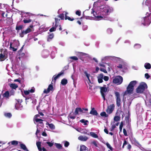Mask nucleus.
<instances>
[{"mask_svg":"<svg viewBox=\"0 0 151 151\" xmlns=\"http://www.w3.org/2000/svg\"><path fill=\"white\" fill-rule=\"evenodd\" d=\"M137 83L136 81H133L130 82L127 88V90L125 92V94L127 93L132 94L134 89V87Z\"/></svg>","mask_w":151,"mask_h":151,"instance_id":"f257e3e1","label":"nucleus"},{"mask_svg":"<svg viewBox=\"0 0 151 151\" xmlns=\"http://www.w3.org/2000/svg\"><path fill=\"white\" fill-rule=\"evenodd\" d=\"M147 84L144 82L141 83L136 89V92L137 93H142L145 91V88H147Z\"/></svg>","mask_w":151,"mask_h":151,"instance_id":"f03ea898","label":"nucleus"},{"mask_svg":"<svg viewBox=\"0 0 151 151\" xmlns=\"http://www.w3.org/2000/svg\"><path fill=\"white\" fill-rule=\"evenodd\" d=\"M0 54V61H3L8 58V52L6 50H4L3 49H1Z\"/></svg>","mask_w":151,"mask_h":151,"instance_id":"7ed1b4c3","label":"nucleus"},{"mask_svg":"<svg viewBox=\"0 0 151 151\" xmlns=\"http://www.w3.org/2000/svg\"><path fill=\"white\" fill-rule=\"evenodd\" d=\"M123 81V78L121 76H116L113 80V82L117 85H120L122 82Z\"/></svg>","mask_w":151,"mask_h":151,"instance_id":"20e7f679","label":"nucleus"},{"mask_svg":"<svg viewBox=\"0 0 151 151\" xmlns=\"http://www.w3.org/2000/svg\"><path fill=\"white\" fill-rule=\"evenodd\" d=\"M115 94L116 96V104L117 106L119 107L121 106V102L120 94L117 91L115 92Z\"/></svg>","mask_w":151,"mask_h":151,"instance_id":"39448f33","label":"nucleus"},{"mask_svg":"<svg viewBox=\"0 0 151 151\" xmlns=\"http://www.w3.org/2000/svg\"><path fill=\"white\" fill-rule=\"evenodd\" d=\"M100 92L101 95L104 100H105V95L104 92H106L107 89L106 87V85H104V87H101L100 88Z\"/></svg>","mask_w":151,"mask_h":151,"instance_id":"423d86ee","label":"nucleus"},{"mask_svg":"<svg viewBox=\"0 0 151 151\" xmlns=\"http://www.w3.org/2000/svg\"><path fill=\"white\" fill-rule=\"evenodd\" d=\"M32 31V30L29 28H27L26 30L22 31L21 32L19 33V36L20 37H23L24 35Z\"/></svg>","mask_w":151,"mask_h":151,"instance_id":"0eeeda50","label":"nucleus"},{"mask_svg":"<svg viewBox=\"0 0 151 151\" xmlns=\"http://www.w3.org/2000/svg\"><path fill=\"white\" fill-rule=\"evenodd\" d=\"M115 107V105L114 104L110 105L107 107L106 110V112L109 114L111 113L114 110Z\"/></svg>","mask_w":151,"mask_h":151,"instance_id":"6e6552de","label":"nucleus"},{"mask_svg":"<svg viewBox=\"0 0 151 151\" xmlns=\"http://www.w3.org/2000/svg\"><path fill=\"white\" fill-rule=\"evenodd\" d=\"M53 90V86L50 84L48 86V87L47 89H45L43 91V93H48L51 91H52Z\"/></svg>","mask_w":151,"mask_h":151,"instance_id":"1a4fd4ad","label":"nucleus"},{"mask_svg":"<svg viewBox=\"0 0 151 151\" xmlns=\"http://www.w3.org/2000/svg\"><path fill=\"white\" fill-rule=\"evenodd\" d=\"M64 73V70H62L60 73H59L57 76H54L52 78V81H54V82H55V81L60 76L63 74Z\"/></svg>","mask_w":151,"mask_h":151,"instance_id":"9d476101","label":"nucleus"},{"mask_svg":"<svg viewBox=\"0 0 151 151\" xmlns=\"http://www.w3.org/2000/svg\"><path fill=\"white\" fill-rule=\"evenodd\" d=\"M104 77V75L103 73H101L98 76V80L99 83H102L103 82V79Z\"/></svg>","mask_w":151,"mask_h":151,"instance_id":"9b49d317","label":"nucleus"},{"mask_svg":"<svg viewBox=\"0 0 151 151\" xmlns=\"http://www.w3.org/2000/svg\"><path fill=\"white\" fill-rule=\"evenodd\" d=\"M19 145L21 149L25 151H29L26 146L24 144L20 142H19Z\"/></svg>","mask_w":151,"mask_h":151,"instance_id":"f8f14e48","label":"nucleus"},{"mask_svg":"<svg viewBox=\"0 0 151 151\" xmlns=\"http://www.w3.org/2000/svg\"><path fill=\"white\" fill-rule=\"evenodd\" d=\"M90 113L91 114L95 116H97L98 114V113L97 111L95 110L94 108H93L91 109V111Z\"/></svg>","mask_w":151,"mask_h":151,"instance_id":"ddd939ff","label":"nucleus"},{"mask_svg":"<svg viewBox=\"0 0 151 151\" xmlns=\"http://www.w3.org/2000/svg\"><path fill=\"white\" fill-rule=\"evenodd\" d=\"M88 148L85 145H82L80 147V151H88Z\"/></svg>","mask_w":151,"mask_h":151,"instance_id":"4468645a","label":"nucleus"},{"mask_svg":"<svg viewBox=\"0 0 151 151\" xmlns=\"http://www.w3.org/2000/svg\"><path fill=\"white\" fill-rule=\"evenodd\" d=\"M78 139L80 140L85 141L88 139V138L86 136L83 137L82 136H81L78 137Z\"/></svg>","mask_w":151,"mask_h":151,"instance_id":"2eb2a0df","label":"nucleus"},{"mask_svg":"<svg viewBox=\"0 0 151 151\" xmlns=\"http://www.w3.org/2000/svg\"><path fill=\"white\" fill-rule=\"evenodd\" d=\"M22 106L20 103H16L15 105V107L16 109L19 110H21Z\"/></svg>","mask_w":151,"mask_h":151,"instance_id":"dca6fc26","label":"nucleus"},{"mask_svg":"<svg viewBox=\"0 0 151 151\" xmlns=\"http://www.w3.org/2000/svg\"><path fill=\"white\" fill-rule=\"evenodd\" d=\"M10 87L12 89H16L18 87L17 85L15 83H11L9 85Z\"/></svg>","mask_w":151,"mask_h":151,"instance_id":"f3484780","label":"nucleus"},{"mask_svg":"<svg viewBox=\"0 0 151 151\" xmlns=\"http://www.w3.org/2000/svg\"><path fill=\"white\" fill-rule=\"evenodd\" d=\"M41 143V142H36V145L39 151H42Z\"/></svg>","mask_w":151,"mask_h":151,"instance_id":"a211bd4d","label":"nucleus"},{"mask_svg":"<svg viewBox=\"0 0 151 151\" xmlns=\"http://www.w3.org/2000/svg\"><path fill=\"white\" fill-rule=\"evenodd\" d=\"M144 67L146 69H150L151 68V65L150 63H145Z\"/></svg>","mask_w":151,"mask_h":151,"instance_id":"6ab92c4d","label":"nucleus"},{"mask_svg":"<svg viewBox=\"0 0 151 151\" xmlns=\"http://www.w3.org/2000/svg\"><path fill=\"white\" fill-rule=\"evenodd\" d=\"M61 83L63 85L65 86L68 83V81L66 79L63 78L61 80Z\"/></svg>","mask_w":151,"mask_h":151,"instance_id":"aec40b11","label":"nucleus"},{"mask_svg":"<svg viewBox=\"0 0 151 151\" xmlns=\"http://www.w3.org/2000/svg\"><path fill=\"white\" fill-rule=\"evenodd\" d=\"M68 14V13L66 12L65 13V20L68 19L70 21H73L74 20V19L73 18H71L69 17V16L67 15V14Z\"/></svg>","mask_w":151,"mask_h":151,"instance_id":"412c9836","label":"nucleus"},{"mask_svg":"<svg viewBox=\"0 0 151 151\" xmlns=\"http://www.w3.org/2000/svg\"><path fill=\"white\" fill-rule=\"evenodd\" d=\"M24 28L23 26L22 25L18 26L17 24L16 26V29L17 31L21 30Z\"/></svg>","mask_w":151,"mask_h":151,"instance_id":"4be33fe9","label":"nucleus"},{"mask_svg":"<svg viewBox=\"0 0 151 151\" xmlns=\"http://www.w3.org/2000/svg\"><path fill=\"white\" fill-rule=\"evenodd\" d=\"M90 134L91 136L93 138H98V136L94 132H90Z\"/></svg>","mask_w":151,"mask_h":151,"instance_id":"5701e85b","label":"nucleus"},{"mask_svg":"<svg viewBox=\"0 0 151 151\" xmlns=\"http://www.w3.org/2000/svg\"><path fill=\"white\" fill-rule=\"evenodd\" d=\"M9 96V93L8 91H6L3 94V97L8 98Z\"/></svg>","mask_w":151,"mask_h":151,"instance_id":"b1692460","label":"nucleus"},{"mask_svg":"<svg viewBox=\"0 0 151 151\" xmlns=\"http://www.w3.org/2000/svg\"><path fill=\"white\" fill-rule=\"evenodd\" d=\"M37 122H39L40 124H42V125L43 126L44 124L42 122L43 120L41 119L38 118H36L35 120Z\"/></svg>","mask_w":151,"mask_h":151,"instance_id":"393cba45","label":"nucleus"},{"mask_svg":"<svg viewBox=\"0 0 151 151\" xmlns=\"http://www.w3.org/2000/svg\"><path fill=\"white\" fill-rule=\"evenodd\" d=\"M46 124L48 125L49 127L51 129H54L55 128V126L53 124H49L48 123H47Z\"/></svg>","mask_w":151,"mask_h":151,"instance_id":"a878e982","label":"nucleus"},{"mask_svg":"<svg viewBox=\"0 0 151 151\" xmlns=\"http://www.w3.org/2000/svg\"><path fill=\"white\" fill-rule=\"evenodd\" d=\"M55 145L57 148L59 149H62V146L60 144L55 143Z\"/></svg>","mask_w":151,"mask_h":151,"instance_id":"bb28decb","label":"nucleus"},{"mask_svg":"<svg viewBox=\"0 0 151 151\" xmlns=\"http://www.w3.org/2000/svg\"><path fill=\"white\" fill-rule=\"evenodd\" d=\"M19 142L16 140H13L11 142V143L12 145L16 146L19 143Z\"/></svg>","mask_w":151,"mask_h":151,"instance_id":"cd10ccee","label":"nucleus"},{"mask_svg":"<svg viewBox=\"0 0 151 151\" xmlns=\"http://www.w3.org/2000/svg\"><path fill=\"white\" fill-rule=\"evenodd\" d=\"M54 36V35L53 33H52L49 35L48 38H47V40L49 41V40H51Z\"/></svg>","mask_w":151,"mask_h":151,"instance_id":"c85d7f7f","label":"nucleus"},{"mask_svg":"<svg viewBox=\"0 0 151 151\" xmlns=\"http://www.w3.org/2000/svg\"><path fill=\"white\" fill-rule=\"evenodd\" d=\"M23 21L24 23L26 24L32 21V20L30 19L27 20L26 19L24 18L23 20Z\"/></svg>","mask_w":151,"mask_h":151,"instance_id":"c756f323","label":"nucleus"},{"mask_svg":"<svg viewBox=\"0 0 151 151\" xmlns=\"http://www.w3.org/2000/svg\"><path fill=\"white\" fill-rule=\"evenodd\" d=\"M80 122L82 123H84L85 125L87 124V123L88 122V121L87 120H85L84 119H82L80 120Z\"/></svg>","mask_w":151,"mask_h":151,"instance_id":"7c9ffc66","label":"nucleus"},{"mask_svg":"<svg viewBox=\"0 0 151 151\" xmlns=\"http://www.w3.org/2000/svg\"><path fill=\"white\" fill-rule=\"evenodd\" d=\"M4 116L8 118H10L12 116V115L10 113H5L4 114Z\"/></svg>","mask_w":151,"mask_h":151,"instance_id":"2f4dec72","label":"nucleus"},{"mask_svg":"<svg viewBox=\"0 0 151 151\" xmlns=\"http://www.w3.org/2000/svg\"><path fill=\"white\" fill-rule=\"evenodd\" d=\"M100 115L102 116H105V117H107L108 116V115L104 111L101 112L100 114Z\"/></svg>","mask_w":151,"mask_h":151,"instance_id":"473e14b6","label":"nucleus"},{"mask_svg":"<svg viewBox=\"0 0 151 151\" xmlns=\"http://www.w3.org/2000/svg\"><path fill=\"white\" fill-rule=\"evenodd\" d=\"M95 12V11L93 9H92V10L91 11V14H93V16L94 17H96L98 19H99L100 18H102L103 17H101V16H96V15H95V14H94V13Z\"/></svg>","mask_w":151,"mask_h":151,"instance_id":"72a5a7b5","label":"nucleus"},{"mask_svg":"<svg viewBox=\"0 0 151 151\" xmlns=\"http://www.w3.org/2000/svg\"><path fill=\"white\" fill-rule=\"evenodd\" d=\"M29 13L28 12H26L25 14V15L24 16V17L25 18L28 19H29L31 16V15L29 14Z\"/></svg>","mask_w":151,"mask_h":151,"instance_id":"f704fd0d","label":"nucleus"},{"mask_svg":"<svg viewBox=\"0 0 151 151\" xmlns=\"http://www.w3.org/2000/svg\"><path fill=\"white\" fill-rule=\"evenodd\" d=\"M78 53L79 54V55L81 56H85L86 57H87V56H88V54L85 53L80 52H78Z\"/></svg>","mask_w":151,"mask_h":151,"instance_id":"c9c22d12","label":"nucleus"},{"mask_svg":"<svg viewBox=\"0 0 151 151\" xmlns=\"http://www.w3.org/2000/svg\"><path fill=\"white\" fill-rule=\"evenodd\" d=\"M120 117L119 116H115L114 117V121H118L120 119Z\"/></svg>","mask_w":151,"mask_h":151,"instance_id":"e433bc0d","label":"nucleus"},{"mask_svg":"<svg viewBox=\"0 0 151 151\" xmlns=\"http://www.w3.org/2000/svg\"><path fill=\"white\" fill-rule=\"evenodd\" d=\"M131 125L130 124L129 122H128L127 126V130H131Z\"/></svg>","mask_w":151,"mask_h":151,"instance_id":"4c0bfd02","label":"nucleus"},{"mask_svg":"<svg viewBox=\"0 0 151 151\" xmlns=\"http://www.w3.org/2000/svg\"><path fill=\"white\" fill-rule=\"evenodd\" d=\"M106 145L107 147L109 148L110 150L111 151L113 150V148L108 143H106Z\"/></svg>","mask_w":151,"mask_h":151,"instance_id":"58836bf2","label":"nucleus"},{"mask_svg":"<svg viewBox=\"0 0 151 151\" xmlns=\"http://www.w3.org/2000/svg\"><path fill=\"white\" fill-rule=\"evenodd\" d=\"M78 109L79 107H77L76 109L74 112V114L75 115L78 114V112H79Z\"/></svg>","mask_w":151,"mask_h":151,"instance_id":"ea45409f","label":"nucleus"},{"mask_svg":"<svg viewBox=\"0 0 151 151\" xmlns=\"http://www.w3.org/2000/svg\"><path fill=\"white\" fill-rule=\"evenodd\" d=\"M58 17L60 18L61 19L63 20L64 17V14L63 13L61 14L58 16Z\"/></svg>","mask_w":151,"mask_h":151,"instance_id":"a19ab883","label":"nucleus"},{"mask_svg":"<svg viewBox=\"0 0 151 151\" xmlns=\"http://www.w3.org/2000/svg\"><path fill=\"white\" fill-rule=\"evenodd\" d=\"M123 122H121L120 124V125L119 127L120 131V132H121L122 131V127H123Z\"/></svg>","mask_w":151,"mask_h":151,"instance_id":"79ce46f5","label":"nucleus"},{"mask_svg":"<svg viewBox=\"0 0 151 151\" xmlns=\"http://www.w3.org/2000/svg\"><path fill=\"white\" fill-rule=\"evenodd\" d=\"M46 143L48 144V146L50 147H52L53 145V143L51 142H47Z\"/></svg>","mask_w":151,"mask_h":151,"instance_id":"37998d69","label":"nucleus"},{"mask_svg":"<svg viewBox=\"0 0 151 151\" xmlns=\"http://www.w3.org/2000/svg\"><path fill=\"white\" fill-rule=\"evenodd\" d=\"M68 116L69 117L70 119H75L76 118V116H72V113H70Z\"/></svg>","mask_w":151,"mask_h":151,"instance_id":"c03bdc74","label":"nucleus"},{"mask_svg":"<svg viewBox=\"0 0 151 151\" xmlns=\"http://www.w3.org/2000/svg\"><path fill=\"white\" fill-rule=\"evenodd\" d=\"M25 100H26V103H27V102H29L28 100H29L30 101H31L32 100V99L31 98V97H27L26 98Z\"/></svg>","mask_w":151,"mask_h":151,"instance_id":"a18cd8bd","label":"nucleus"},{"mask_svg":"<svg viewBox=\"0 0 151 151\" xmlns=\"http://www.w3.org/2000/svg\"><path fill=\"white\" fill-rule=\"evenodd\" d=\"M56 28L55 27H52L51 28L50 30L49 31L50 32H54L56 31Z\"/></svg>","mask_w":151,"mask_h":151,"instance_id":"49530a36","label":"nucleus"},{"mask_svg":"<svg viewBox=\"0 0 151 151\" xmlns=\"http://www.w3.org/2000/svg\"><path fill=\"white\" fill-rule=\"evenodd\" d=\"M107 32L109 34H111L112 32V29L110 28H108L107 30Z\"/></svg>","mask_w":151,"mask_h":151,"instance_id":"de8ad7c7","label":"nucleus"},{"mask_svg":"<svg viewBox=\"0 0 151 151\" xmlns=\"http://www.w3.org/2000/svg\"><path fill=\"white\" fill-rule=\"evenodd\" d=\"M70 58L75 60H77L78 59L77 57L75 56L70 57Z\"/></svg>","mask_w":151,"mask_h":151,"instance_id":"09e8293b","label":"nucleus"},{"mask_svg":"<svg viewBox=\"0 0 151 151\" xmlns=\"http://www.w3.org/2000/svg\"><path fill=\"white\" fill-rule=\"evenodd\" d=\"M69 143L68 142L66 141L64 143V146L65 147H67L69 145Z\"/></svg>","mask_w":151,"mask_h":151,"instance_id":"8fccbe9b","label":"nucleus"},{"mask_svg":"<svg viewBox=\"0 0 151 151\" xmlns=\"http://www.w3.org/2000/svg\"><path fill=\"white\" fill-rule=\"evenodd\" d=\"M97 142L96 141H93L92 142V143L96 147H98V146L97 143Z\"/></svg>","mask_w":151,"mask_h":151,"instance_id":"3c124183","label":"nucleus"},{"mask_svg":"<svg viewBox=\"0 0 151 151\" xmlns=\"http://www.w3.org/2000/svg\"><path fill=\"white\" fill-rule=\"evenodd\" d=\"M123 132L124 135L125 136H128L127 134V131H126V130L125 129H124V128L123 129Z\"/></svg>","mask_w":151,"mask_h":151,"instance_id":"603ef678","label":"nucleus"},{"mask_svg":"<svg viewBox=\"0 0 151 151\" xmlns=\"http://www.w3.org/2000/svg\"><path fill=\"white\" fill-rule=\"evenodd\" d=\"M104 79V81H108L109 79V77L106 76H105L103 77Z\"/></svg>","mask_w":151,"mask_h":151,"instance_id":"864d4df0","label":"nucleus"},{"mask_svg":"<svg viewBox=\"0 0 151 151\" xmlns=\"http://www.w3.org/2000/svg\"><path fill=\"white\" fill-rule=\"evenodd\" d=\"M76 14L78 16H80L81 15V12L80 11L77 10L76 12Z\"/></svg>","mask_w":151,"mask_h":151,"instance_id":"5fc2aeb1","label":"nucleus"},{"mask_svg":"<svg viewBox=\"0 0 151 151\" xmlns=\"http://www.w3.org/2000/svg\"><path fill=\"white\" fill-rule=\"evenodd\" d=\"M145 77L146 79H148L150 78V76L147 73H146L145 74Z\"/></svg>","mask_w":151,"mask_h":151,"instance_id":"6e6d98bb","label":"nucleus"},{"mask_svg":"<svg viewBox=\"0 0 151 151\" xmlns=\"http://www.w3.org/2000/svg\"><path fill=\"white\" fill-rule=\"evenodd\" d=\"M24 93L25 95H27L29 93V90L28 91H24Z\"/></svg>","mask_w":151,"mask_h":151,"instance_id":"4d7b16f0","label":"nucleus"},{"mask_svg":"<svg viewBox=\"0 0 151 151\" xmlns=\"http://www.w3.org/2000/svg\"><path fill=\"white\" fill-rule=\"evenodd\" d=\"M100 70L101 71L105 73H107L106 70L104 68H101L100 69Z\"/></svg>","mask_w":151,"mask_h":151,"instance_id":"13d9d810","label":"nucleus"},{"mask_svg":"<svg viewBox=\"0 0 151 151\" xmlns=\"http://www.w3.org/2000/svg\"><path fill=\"white\" fill-rule=\"evenodd\" d=\"M14 91L13 90H12L10 92V96L14 95Z\"/></svg>","mask_w":151,"mask_h":151,"instance_id":"bf43d9fd","label":"nucleus"},{"mask_svg":"<svg viewBox=\"0 0 151 151\" xmlns=\"http://www.w3.org/2000/svg\"><path fill=\"white\" fill-rule=\"evenodd\" d=\"M5 14V12H3L1 14V16H2V17H3L4 18L6 17L7 16V14H6L5 15V16H4V15Z\"/></svg>","mask_w":151,"mask_h":151,"instance_id":"052dcab7","label":"nucleus"},{"mask_svg":"<svg viewBox=\"0 0 151 151\" xmlns=\"http://www.w3.org/2000/svg\"><path fill=\"white\" fill-rule=\"evenodd\" d=\"M116 125L115 124H113L111 126V131H112L114 130V129L116 128Z\"/></svg>","mask_w":151,"mask_h":151,"instance_id":"680f3d73","label":"nucleus"},{"mask_svg":"<svg viewBox=\"0 0 151 151\" xmlns=\"http://www.w3.org/2000/svg\"><path fill=\"white\" fill-rule=\"evenodd\" d=\"M127 142L126 140H124V142L123 144V145L122 146V148H123L124 147V146L125 145H127Z\"/></svg>","mask_w":151,"mask_h":151,"instance_id":"e2e57ef3","label":"nucleus"},{"mask_svg":"<svg viewBox=\"0 0 151 151\" xmlns=\"http://www.w3.org/2000/svg\"><path fill=\"white\" fill-rule=\"evenodd\" d=\"M29 93L30 92V93H32L35 92V88H32V89H31L30 90H29Z\"/></svg>","mask_w":151,"mask_h":151,"instance_id":"0e129e2a","label":"nucleus"},{"mask_svg":"<svg viewBox=\"0 0 151 151\" xmlns=\"http://www.w3.org/2000/svg\"><path fill=\"white\" fill-rule=\"evenodd\" d=\"M105 129L104 130V132L105 133H106V134H108L109 132H108V131L107 129L105 127Z\"/></svg>","mask_w":151,"mask_h":151,"instance_id":"69168bd1","label":"nucleus"},{"mask_svg":"<svg viewBox=\"0 0 151 151\" xmlns=\"http://www.w3.org/2000/svg\"><path fill=\"white\" fill-rule=\"evenodd\" d=\"M84 73L85 74L86 76L87 77L90 76V74H88L86 71H84Z\"/></svg>","mask_w":151,"mask_h":151,"instance_id":"338daca9","label":"nucleus"},{"mask_svg":"<svg viewBox=\"0 0 151 151\" xmlns=\"http://www.w3.org/2000/svg\"><path fill=\"white\" fill-rule=\"evenodd\" d=\"M84 73L85 74L86 76L87 77L90 76V74H88L86 71H84Z\"/></svg>","mask_w":151,"mask_h":151,"instance_id":"774afa93","label":"nucleus"}]
</instances>
